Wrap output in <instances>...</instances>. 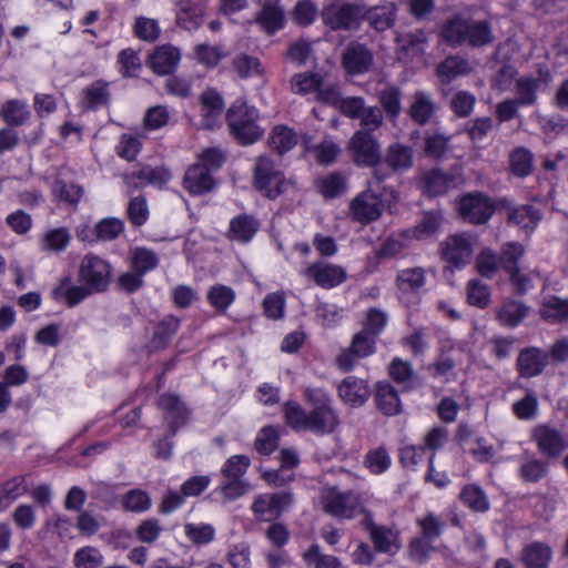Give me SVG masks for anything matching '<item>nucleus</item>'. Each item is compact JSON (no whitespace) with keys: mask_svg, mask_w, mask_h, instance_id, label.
Here are the masks:
<instances>
[{"mask_svg":"<svg viewBox=\"0 0 568 568\" xmlns=\"http://www.w3.org/2000/svg\"><path fill=\"white\" fill-rule=\"evenodd\" d=\"M384 176L376 171L373 180L368 182L367 190L357 194L349 203V212L358 223L367 224L376 221L386 206L397 202V193L389 187L379 191V181Z\"/></svg>","mask_w":568,"mask_h":568,"instance_id":"obj_1","label":"nucleus"},{"mask_svg":"<svg viewBox=\"0 0 568 568\" xmlns=\"http://www.w3.org/2000/svg\"><path fill=\"white\" fill-rule=\"evenodd\" d=\"M257 119V110L242 100L235 101L226 114L231 133L242 144H253L263 135Z\"/></svg>","mask_w":568,"mask_h":568,"instance_id":"obj_2","label":"nucleus"},{"mask_svg":"<svg viewBox=\"0 0 568 568\" xmlns=\"http://www.w3.org/2000/svg\"><path fill=\"white\" fill-rule=\"evenodd\" d=\"M253 183L262 195L276 199L285 193L292 182L285 178L280 165L270 155H260L253 169Z\"/></svg>","mask_w":568,"mask_h":568,"instance_id":"obj_3","label":"nucleus"},{"mask_svg":"<svg viewBox=\"0 0 568 568\" xmlns=\"http://www.w3.org/2000/svg\"><path fill=\"white\" fill-rule=\"evenodd\" d=\"M320 504L332 516L352 519L365 511L363 497L351 490H341L334 486L322 489Z\"/></svg>","mask_w":568,"mask_h":568,"instance_id":"obj_4","label":"nucleus"},{"mask_svg":"<svg viewBox=\"0 0 568 568\" xmlns=\"http://www.w3.org/2000/svg\"><path fill=\"white\" fill-rule=\"evenodd\" d=\"M305 397L314 406L310 413L307 430L314 433H332L338 425L339 419L331 406L329 398L322 389H306Z\"/></svg>","mask_w":568,"mask_h":568,"instance_id":"obj_5","label":"nucleus"},{"mask_svg":"<svg viewBox=\"0 0 568 568\" xmlns=\"http://www.w3.org/2000/svg\"><path fill=\"white\" fill-rule=\"evenodd\" d=\"M475 246V236L467 233L453 234L440 242L439 254L448 268L462 270L470 263Z\"/></svg>","mask_w":568,"mask_h":568,"instance_id":"obj_6","label":"nucleus"},{"mask_svg":"<svg viewBox=\"0 0 568 568\" xmlns=\"http://www.w3.org/2000/svg\"><path fill=\"white\" fill-rule=\"evenodd\" d=\"M446 41L458 44L468 41L471 45H483L491 41L489 28L484 22H468L462 19L450 21L443 30Z\"/></svg>","mask_w":568,"mask_h":568,"instance_id":"obj_7","label":"nucleus"},{"mask_svg":"<svg viewBox=\"0 0 568 568\" xmlns=\"http://www.w3.org/2000/svg\"><path fill=\"white\" fill-rule=\"evenodd\" d=\"M291 88L294 93L313 95V99L323 103H336L338 90L334 84L326 83L315 73H298L292 78Z\"/></svg>","mask_w":568,"mask_h":568,"instance_id":"obj_8","label":"nucleus"},{"mask_svg":"<svg viewBox=\"0 0 568 568\" xmlns=\"http://www.w3.org/2000/svg\"><path fill=\"white\" fill-rule=\"evenodd\" d=\"M111 275V265L103 258L88 254L81 260L78 278L92 293L104 291L110 284Z\"/></svg>","mask_w":568,"mask_h":568,"instance_id":"obj_9","label":"nucleus"},{"mask_svg":"<svg viewBox=\"0 0 568 568\" xmlns=\"http://www.w3.org/2000/svg\"><path fill=\"white\" fill-rule=\"evenodd\" d=\"M348 148L358 165L374 166L381 160L379 144L367 131H356L349 140Z\"/></svg>","mask_w":568,"mask_h":568,"instance_id":"obj_10","label":"nucleus"},{"mask_svg":"<svg viewBox=\"0 0 568 568\" xmlns=\"http://www.w3.org/2000/svg\"><path fill=\"white\" fill-rule=\"evenodd\" d=\"M423 538H417L410 544V556L418 561L425 559L432 551L428 540H433L442 534L443 524L432 513L417 519Z\"/></svg>","mask_w":568,"mask_h":568,"instance_id":"obj_11","label":"nucleus"},{"mask_svg":"<svg viewBox=\"0 0 568 568\" xmlns=\"http://www.w3.org/2000/svg\"><path fill=\"white\" fill-rule=\"evenodd\" d=\"M292 503L288 493L263 494L255 497L251 508L257 519L268 521L277 518Z\"/></svg>","mask_w":568,"mask_h":568,"instance_id":"obj_12","label":"nucleus"},{"mask_svg":"<svg viewBox=\"0 0 568 568\" xmlns=\"http://www.w3.org/2000/svg\"><path fill=\"white\" fill-rule=\"evenodd\" d=\"M459 213L470 223H485L494 213V204L480 193H469L460 199Z\"/></svg>","mask_w":568,"mask_h":568,"instance_id":"obj_13","label":"nucleus"},{"mask_svg":"<svg viewBox=\"0 0 568 568\" xmlns=\"http://www.w3.org/2000/svg\"><path fill=\"white\" fill-rule=\"evenodd\" d=\"M302 274L323 288H333L346 280V271L342 266L324 262L308 265Z\"/></svg>","mask_w":568,"mask_h":568,"instance_id":"obj_14","label":"nucleus"},{"mask_svg":"<svg viewBox=\"0 0 568 568\" xmlns=\"http://www.w3.org/2000/svg\"><path fill=\"white\" fill-rule=\"evenodd\" d=\"M532 438L539 450L547 456H557L568 447V439L547 425L537 426L532 430Z\"/></svg>","mask_w":568,"mask_h":568,"instance_id":"obj_15","label":"nucleus"},{"mask_svg":"<svg viewBox=\"0 0 568 568\" xmlns=\"http://www.w3.org/2000/svg\"><path fill=\"white\" fill-rule=\"evenodd\" d=\"M524 247L514 242L505 244L500 253V265L509 274L511 284L521 293L528 288L523 282L520 270L517 266L519 258L524 255Z\"/></svg>","mask_w":568,"mask_h":568,"instance_id":"obj_16","label":"nucleus"},{"mask_svg":"<svg viewBox=\"0 0 568 568\" xmlns=\"http://www.w3.org/2000/svg\"><path fill=\"white\" fill-rule=\"evenodd\" d=\"M71 232L64 226H52L43 230L38 237V247L45 254H58L68 248L71 243Z\"/></svg>","mask_w":568,"mask_h":568,"instance_id":"obj_17","label":"nucleus"},{"mask_svg":"<svg viewBox=\"0 0 568 568\" xmlns=\"http://www.w3.org/2000/svg\"><path fill=\"white\" fill-rule=\"evenodd\" d=\"M367 383L361 378L348 376L338 386L339 398L352 407L362 406L369 397Z\"/></svg>","mask_w":568,"mask_h":568,"instance_id":"obj_18","label":"nucleus"},{"mask_svg":"<svg viewBox=\"0 0 568 568\" xmlns=\"http://www.w3.org/2000/svg\"><path fill=\"white\" fill-rule=\"evenodd\" d=\"M224 102L221 95L207 90L201 95L202 124L206 129H214L222 122Z\"/></svg>","mask_w":568,"mask_h":568,"instance_id":"obj_19","label":"nucleus"},{"mask_svg":"<svg viewBox=\"0 0 568 568\" xmlns=\"http://www.w3.org/2000/svg\"><path fill=\"white\" fill-rule=\"evenodd\" d=\"M359 16L361 10L357 7L339 3L327 7L323 12L325 22L333 29L351 28L356 23Z\"/></svg>","mask_w":568,"mask_h":568,"instance_id":"obj_20","label":"nucleus"},{"mask_svg":"<svg viewBox=\"0 0 568 568\" xmlns=\"http://www.w3.org/2000/svg\"><path fill=\"white\" fill-rule=\"evenodd\" d=\"M298 464V456L293 449L281 450V468L278 470H264L262 478L274 486H282L293 479L292 469Z\"/></svg>","mask_w":568,"mask_h":568,"instance_id":"obj_21","label":"nucleus"},{"mask_svg":"<svg viewBox=\"0 0 568 568\" xmlns=\"http://www.w3.org/2000/svg\"><path fill=\"white\" fill-rule=\"evenodd\" d=\"M181 60L178 48L164 44L158 47L149 58L151 69L158 74H168L174 70Z\"/></svg>","mask_w":568,"mask_h":568,"instance_id":"obj_22","label":"nucleus"},{"mask_svg":"<svg viewBox=\"0 0 568 568\" xmlns=\"http://www.w3.org/2000/svg\"><path fill=\"white\" fill-rule=\"evenodd\" d=\"M373 57L362 44H351L343 54V65L347 73L361 74L371 68Z\"/></svg>","mask_w":568,"mask_h":568,"instance_id":"obj_23","label":"nucleus"},{"mask_svg":"<svg viewBox=\"0 0 568 568\" xmlns=\"http://www.w3.org/2000/svg\"><path fill=\"white\" fill-rule=\"evenodd\" d=\"M184 187L190 194L202 195L214 187V180L209 170L195 163L185 172Z\"/></svg>","mask_w":568,"mask_h":568,"instance_id":"obj_24","label":"nucleus"},{"mask_svg":"<svg viewBox=\"0 0 568 568\" xmlns=\"http://www.w3.org/2000/svg\"><path fill=\"white\" fill-rule=\"evenodd\" d=\"M91 291L85 285H75L70 277L62 278L53 290V298L72 307L84 300Z\"/></svg>","mask_w":568,"mask_h":568,"instance_id":"obj_25","label":"nucleus"},{"mask_svg":"<svg viewBox=\"0 0 568 568\" xmlns=\"http://www.w3.org/2000/svg\"><path fill=\"white\" fill-rule=\"evenodd\" d=\"M232 70L242 79H262L266 74L262 61L257 57L246 53L234 57Z\"/></svg>","mask_w":568,"mask_h":568,"instance_id":"obj_26","label":"nucleus"},{"mask_svg":"<svg viewBox=\"0 0 568 568\" xmlns=\"http://www.w3.org/2000/svg\"><path fill=\"white\" fill-rule=\"evenodd\" d=\"M398 57L400 60H414L422 57L427 45L423 31L397 37Z\"/></svg>","mask_w":568,"mask_h":568,"instance_id":"obj_27","label":"nucleus"},{"mask_svg":"<svg viewBox=\"0 0 568 568\" xmlns=\"http://www.w3.org/2000/svg\"><path fill=\"white\" fill-rule=\"evenodd\" d=\"M551 558V548L539 541L527 545L521 552V560L526 568H548Z\"/></svg>","mask_w":568,"mask_h":568,"instance_id":"obj_28","label":"nucleus"},{"mask_svg":"<svg viewBox=\"0 0 568 568\" xmlns=\"http://www.w3.org/2000/svg\"><path fill=\"white\" fill-rule=\"evenodd\" d=\"M375 400L377 408L387 416H394L400 412L398 395L387 383H378L376 385Z\"/></svg>","mask_w":568,"mask_h":568,"instance_id":"obj_29","label":"nucleus"},{"mask_svg":"<svg viewBox=\"0 0 568 568\" xmlns=\"http://www.w3.org/2000/svg\"><path fill=\"white\" fill-rule=\"evenodd\" d=\"M298 141V136L293 129L286 125H276L272 129L268 136L270 146L280 154L292 150Z\"/></svg>","mask_w":568,"mask_h":568,"instance_id":"obj_30","label":"nucleus"},{"mask_svg":"<svg viewBox=\"0 0 568 568\" xmlns=\"http://www.w3.org/2000/svg\"><path fill=\"white\" fill-rule=\"evenodd\" d=\"M452 183L453 180L448 175L434 169L423 174L420 187L428 195H440L450 187Z\"/></svg>","mask_w":568,"mask_h":568,"instance_id":"obj_31","label":"nucleus"},{"mask_svg":"<svg viewBox=\"0 0 568 568\" xmlns=\"http://www.w3.org/2000/svg\"><path fill=\"white\" fill-rule=\"evenodd\" d=\"M135 178L139 180V185L152 184L162 186L169 182L171 174L164 168L142 166L136 174L125 175L124 181L126 184H131Z\"/></svg>","mask_w":568,"mask_h":568,"instance_id":"obj_32","label":"nucleus"},{"mask_svg":"<svg viewBox=\"0 0 568 568\" xmlns=\"http://www.w3.org/2000/svg\"><path fill=\"white\" fill-rule=\"evenodd\" d=\"M255 21L267 33H274L283 28L284 13L280 7L263 2L262 10Z\"/></svg>","mask_w":568,"mask_h":568,"instance_id":"obj_33","label":"nucleus"},{"mask_svg":"<svg viewBox=\"0 0 568 568\" xmlns=\"http://www.w3.org/2000/svg\"><path fill=\"white\" fill-rule=\"evenodd\" d=\"M176 21L184 29H195L202 22V10L191 0H178Z\"/></svg>","mask_w":568,"mask_h":568,"instance_id":"obj_34","label":"nucleus"},{"mask_svg":"<svg viewBox=\"0 0 568 568\" xmlns=\"http://www.w3.org/2000/svg\"><path fill=\"white\" fill-rule=\"evenodd\" d=\"M258 230L257 222L247 215H241L231 221L230 236L232 240L246 243L251 241Z\"/></svg>","mask_w":568,"mask_h":568,"instance_id":"obj_35","label":"nucleus"},{"mask_svg":"<svg viewBox=\"0 0 568 568\" xmlns=\"http://www.w3.org/2000/svg\"><path fill=\"white\" fill-rule=\"evenodd\" d=\"M442 224L438 213H427L423 220L412 230L405 231V235L413 240H425L434 235Z\"/></svg>","mask_w":568,"mask_h":568,"instance_id":"obj_36","label":"nucleus"},{"mask_svg":"<svg viewBox=\"0 0 568 568\" xmlns=\"http://www.w3.org/2000/svg\"><path fill=\"white\" fill-rule=\"evenodd\" d=\"M371 537L379 551L393 554L399 548L398 534L385 527H372Z\"/></svg>","mask_w":568,"mask_h":568,"instance_id":"obj_37","label":"nucleus"},{"mask_svg":"<svg viewBox=\"0 0 568 568\" xmlns=\"http://www.w3.org/2000/svg\"><path fill=\"white\" fill-rule=\"evenodd\" d=\"M540 313L546 320L567 321L568 300H560L556 296H545L541 303Z\"/></svg>","mask_w":568,"mask_h":568,"instance_id":"obj_38","label":"nucleus"},{"mask_svg":"<svg viewBox=\"0 0 568 568\" xmlns=\"http://www.w3.org/2000/svg\"><path fill=\"white\" fill-rule=\"evenodd\" d=\"M386 162L393 171H405L413 165V151L404 145L394 144L388 148Z\"/></svg>","mask_w":568,"mask_h":568,"instance_id":"obj_39","label":"nucleus"},{"mask_svg":"<svg viewBox=\"0 0 568 568\" xmlns=\"http://www.w3.org/2000/svg\"><path fill=\"white\" fill-rule=\"evenodd\" d=\"M235 300V292L226 285L215 284L207 291V301L217 312L227 310Z\"/></svg>","mask_w":568,"mask_h":568,"instance_id":"obj_40","label":"nucleus"},{"mask_svg":"<svg viewBox=\"0 0 568 568\" xmlns=\"http://www.w3.org/2000/svg\"><path fill=\"white\" fill-rule=\"evenodd\" d=\"M544 366L545 357L538 349H527L519 355L518 367L525 376L530 377L539 374Z\"/></svg>","mask_w":568,"mask_h":568,"instance_id":"obj_41","label":"nucleus"},{"mask_svg":"<svg viewBox=\"0 0 568 568\" xmlns=\"http://www.w3.org/2000/svg\"><path fill=\"white\" fill-rule=\"evenodd\" d=\"M424 284L425 274L419 267L403 270L397 275V287L402 293L416 292Z\"/></svg>","mask_w":568,"mask_h":568,"instance_id":"obj_42","label":"nucleus"},{"mask_svg":"<svg viewBox=\"0 0 568 568\" xmlns=\"http://www.w3.org/2000/svg\"><path fill=\"white\" fill-rule=\"evenodd\" d=\"M395 6L386 3L379 7L372 8L367 11V20L376 30H385L389 28L395 17Z\"/></svg>","mask_w":568,"mask_h":568,"instance_id":"obj_43","label":"nucleus"},{"mask_svg":"<svg viewBox=\"0 0 568 568\" xmlns=\"http://www.w3.org/2000/svg\"><path fill=\"white\" fill-rule=\"evenodd\" d=\"M1 114L9 124L20 125L30 118V111L27 104L19 100L6 102L1 108Z\"/></svg>","mask_w":568,"mask_h":568,"instance_id":"obj_44","label":"nucleus"},{"mask_svg":"<svg viewBox=\"0 0 568 568\" xmlns=\"http://www.w3.org/2000/svg\"><path fill=\"white\" fill-rule=\"evenodd\" d=\"M317 189L324 197L333 199L346 191V181L338 173L329 174L317 180Z\"/></svg>","mask_w":568,"mask_h":568,"instance_id":"obj_45","label":"nucleus"},{"mask_svg":"<svg viewBox=\"0 0 568 568\" xmlns=\"http://www.w3.org/2000/svg\"><path fill=\"white\" fill-rule=\"evenodd\" d=\"M183 528L187 539L197 545L209 544L215 536L214 527L205 523H186Z\"/></svg>","mask_w":568,"mask_h":568,"instance_id":"obj_46","label":"nucleus"},{"mask_svg":"<svg viewBox=\"0 0 568 568\" xmlns=\"http://www.w3.org/2000/svg\"><path fill=\"white\" fill-rule=\"evenodd\" d=\"M159 407L165 412L169 423L174 424L183 420L186 416V409L180 399L171 394H164L159 399Z\"/></svg>","mask_w":568,"mask_h":568,"instance_id":"obj_47","label":"nucleus"},{"mask_svg":"<svg viewBox=\"0 0 568 568\" xmlns=\"http://www.w3.org/2000/svg\"><path fill=\"white\" fill-rule=\"evenodd\" d=\"M468 71V64L465 60L450 57L447 58L437 69V74L442 82L449 83L456 77Z\"/></svg>","mask_w":568,"mask_h":568,"instance_id":"obj_48","label":"nucleus"},{"mask_svg":"<svg viewBox=\"0 0 568 568\" xmlns=\"http://www.w3.org/2000/svg\"><path fill=\"white\" fill-rule=\"evenodd\" d=\"M510 170L519 178L527 176L532 170V154L530 151L519 148L510 154Z\"/></svg>","mask_w":568,"mask_h":568,"instance_id":"obj_49","label":"nucleus"},{"mask_svg":"<svg viewBox=\"0 0 568 568\" xmlns=\"http://www.w3.org/2000/svg\"><path fill=\"white\" fill-rule=\"evenodd\" d=\"M527 308L517 302L505 303L497 313V317L503 325L516 326L526 316Z\"/></svg>","mask_w":568,"mask_h":568,"instance_id":"obj_50","label":"nucleus"},{"mask_svg":"<svg viewBox=\"0 0 568 568\" xmlns=\"http://www.w3.org/2000/svg\"><path fill=\"white\" fill-rule=\"evenodd\" d=\"M305 149L311 151L315 160L322 164L332 163L339 153V148L332 141H324L321 144L311 148L310 142L306 138L302 140Z\"/></svg>","mask_w":568,"mask_h":568,"instance_id":"obj_51","label":"nucleus"},{"mask_svg":"<svg viewBox=\"0 0 568 568\" xmlns=\"http://www.w3.org/2000/svg\"><path fill=\"white\" fill-rule=\"evenodd\" d=\"M280 433L272 426L263 427L256 435L255 449L260 454L268 455L278 446Z\"/></svg>","mask_w":568,"mask_h":568,"instance_id":"obj_52","label":"nucleus"},{"mask_svg":"<svg viewBox=\"0 0 568 568\" xmlns=\"http://www.w3.org/2000/svg\"><path fill=\"white\" fill-rule=\"evenodd\" d=\"M434 113V104L425 93H416L410 106V116L418 123H426Z\"/></svg>","mask_w":568,"mask_h":568,"instance_id":"obj_53","label":"nucleus"},{"mask_svg":"<svg viewBox=\"0 0 568 568\" xmlns=\"http://www.w3.org/2000/svg\"><path fill=\"white\" fill-rule=\"evenodd\" d=\"M390 456L383 447L369 450L365 457L366 467L375 475L386 471L390 467Z\"/></svg>","mask_w":568,"mask_h":568,"instance_id":"obj_54","label":"nucleus"},{"mask_svg":"<svg viewBox=\"0 0 568 568\" xmlns=\"http://www.w3.org/2000/svg\"><path fill=\"white\" fill-rule=\"evenodd\" d=\"M284 416L286 423L296 430H307L310 414L295 402H288L284 405Z\"/></svg>","mask_w":568,"mask_h":568,"instance_id":"obj_55","label":"nucleus"},{"mask_svg":"<svg viewBox=\"0 0 568 568\" xmlns=\"http://www.w3.org/2000/svg\"><path fill=\"white\" fill-rule=\"evenodd\" d=\"M121 505L128 511L142 513L151 507V499L145 491L133 489L122 497Z\"/></svg>","mask_w":568,"mask_h":568,"instance_id":"obj_56","label":"nucleus"},{"mask_svg":"<svg viewBox=\"0 0 568 568\" xmlns=\"http://www.w3.org/2000/svg\"><path fill=\"white\" fill-rule=\"evenodd\" d=\"M509 220L524 230H532L540 220L539 213L532 206L526 205L513 210Z\"/></svg>","mask_w":568,"mask_h":568,"instance_id":"obj_57","label":"nucleus"},{"mask_svg":"<svg viewBox=\"0 0 568 568\" xmlns=\"http://www.w3.org/2000/svg\"><path fill=\"white\" fill-rule=\"evenodd\" d=\"M460 498L466 506L475 511H485L488 509V500L484 491L478 486H466L462 490Z\"/></svg>","mask_w":568,"mask_h":568,"instance_id":"obj_58","label":"nucleus"},{"mask_svg":"<svg viewBox=\"0 0 568 568\" xmlns=\"http://www.w3.org/2000/svg\"><path fill=\"white\" fill-rule=\"evenodd\" d=\"M75 568H99L103 564L102 554L93 547H83L73 557Z\"/></svg>","mask_w":568,"mask_h":568,"instance_id":"obj_59","label":"nucleus"},{"mask_svg":"<svg viewBox=\"0 0 568 568\" xmlns=\"http://www.w3.org/2000/svg\"><path fill=\"white\" fill-rule=\"evenodd\" d=\"M142 143L139 136L131 133L121 135L116 146V153L120 158L126 161H134L140 153Z\"/></svg>","mask_w":568,"mask_h":568,"instance_id":"obj_60","label":"nucleus"},{"mask_svg":"<svg viewBox=\"0 0 568 568\" xmlns=\"http://www.w3.org/2000/svg\"><path fill=\"white\" fill-rule=\"evenodd\" d=\"M304 561L315 568H342L339 561L328 555H322L317 546H312L303 554Z\"/></svg>","mask_w":568,"mask_h":568,"instance_id":"obj_61","label":"nucleus"},{"mask_svg":"<svg viewBox=\"0 0 568 568\" xmlns=\"http://www.w3.org/2000/svg\"><path fill=\"white\" fill-rule=\"evenodd\" d=\"M247 456L235 455L230 457L222 467V473L227 479H241L250 466Z\"/></svg>","mask_w":568,"mask_h":568,"instance_id":"obj_62","label":"nucleus"},{"mask_svg":"<svg viewBox=\"0 0 568 568\" xmlns=\"http://www.w3.org/2000/svg\"><path fill=\"white\" fill-rule=\"evenodd\" d=\"M224 52L220 47L199 44L195 48V58L197 62L207 67L214 68L224 58Z\"/></svg>","mask_w":568,"mask_h":568,"instance_id":"obj_63","label":"nucleus"},{"mask_svg":"<svg viewBox=\"0 0 568 568\" xmlns=\"http://www.w3.org/2000/svg\"><path fill=\"white\" fill-rule=\"evenodd\" d=\"M53 194L59 201L77 204L83 195V190L79 185L57 181L53 185Z\"/></svg>","mask_w":568,"mask_h":568,"instance_id":"obj_64","label":"nucleus"}]
</instances>
